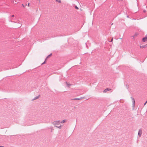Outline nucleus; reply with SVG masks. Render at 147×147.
Masks as SVG:
<instances>
[{"label": "nucleus", "instance_id": "nucleus-1", "mask_svg": "<svg viewBox=\"0 0 147 147\" xmlns=\"http://www.w3.org/2000/svg\"><path fill=\"white\" fill-rule=\"evenodd\" d=\"M60 123V121H54L53 122V124L55 126V127L61 129V125H60V126H58V125H59Z\"/></svg>", "mask_w": 147, "mask_h": 147}, {"label": "nucleus", "instance_id": "nucleus-2", "mask_svg": "<svg viewBox=\"0 0 147 147\" xmlns=\"http://www.w3.org/2000/svg\"><path fill=\"white\" fill-rule=\"evenodd\" d=\"M142 134V130L140 129L139 130L138 132V135L139 137H140L141 136Z\"/></svg>", "mask_w": 147, "mask_h": 147}, {"label": "nucleus", "instance_id": "nucleus-3", "mask_svg": "<svg viewBox=\"0 0 147 147\" xmlns=\"http://www.w3.org/2000/svg\"><path fill=\"white\" fill-rule=\"evenodd\" d=\"M131 98L132 100V103H133L132 105H133V107H134L135 106V100L133 98L131 97Z\"/></svg>", "mask_w": 147, "mask_h": 147}, {"label": "nucleus", "instance_id": "nucleus-4", "mask_svg": "<svg viewBox=\"0 0 147 147\" xmlns=\"http://www.w3.org/2000/svg\"><path fill=\"white\" fill-rule=\"evenodd\" d=\"M147 40V37H146L143 38L142 41L144 42Z\"/></svg>", "mask_w": 147, "mask_h": 147}, {"label": "nucleus", "instance_id": "nucleus-5", "mask_svg": "<svg viewBox=\"0 0 147 147\" xmlns=\"http://www.w3.org/2000/svg\"><path fill=\"white\" fill-rule=\"evenodd\" d=\"M111 90V89H109V88H106L105 90L103 91L104 92H106L107 91Z\"/></svg>", "mask_w": 147, "mask_h": 147}, {"label": "nucleus", "instance_id": "nucleus-6", "mask_svg": "<svg viewBox=\"0 0 147 147\" xmlns=\"http://www.w3.org/2000/svg\"><path fill=\"white\" fill-rule=\"evenodd\" d=\"M66 122V120L65 119V120H63V121H61V122H60V123H65Z\"/></svg>", "mask_w": 147, "mask_h": 147}, {"label": "nucleus", "instance_id": "nucleus-7", "mask_svg": "<svg viewBox=\"0 0 147 147\" xmlns=\"http://www.w3.org/2000/svg\"><path fill=\"white\" fill-rule=\"evenodd\" d=\"M39 96H38L35 97L33 99V100H34L38 98Z\"/></svg>", "mask_w": 147, "mask_h": 147}, {"label": "nucleus", "instance_id": "nucleus-8", "mask_svg": "<svg viewBox=\"0 0 147 147\" xmlns=\"http://www.w3.org/2000/svg\"><path fill=\"white\" fill-rule=\"evenodd\" d=\"M138 33H137V32L134 35V36H132V37H133V38H134V36H137L138 35Z\"/></svg>", "mask_w": 147, "mask_h": 147}, {"label": "nucleus", "instance_id": "nucleus-9", "mask_svg": "<svg viewBox=\"0 0 147 147\" xmlns=\"http://www.w3.org/2000/svg\"><path fill=\"white\" fill-rule=\"evenodd\" d=\"M72 100H79V98H74L72 99Z\"/></svg>", "mask_w": 147, "mask_h": 147}, {"label": "nucleus", "instance_id": "nucleus-10", "mask_svg": "<svg viewBox=\"0 0 147 147\" xmlns=\"http://www.w3.org/2000/svg\"><path fill=\"white\" fill-rule=\"evenodd\" d=\"M146 45H144L143 46H140V48H144L146 47Z\"/></svg>", "mask_w": 147, "mask_h": 147}, {"label": "nucleus", "instance_id": "nucleus-11", "mask_svg": "<svg viewBox=\"0 0 147 147\" xmlns=\"http://www.w3.org/2000/svg\"><path fill=\"white\" fill-rule=\"evenodd\" d=\"M66 83L67 84V86L69 87L71 85L70 84H68L67 82H66Z\"/></svg>", "mask_w": 147, "mask_h": 147}, {"label": "nucleus", "instance_id": "nucleus-12", "mask_svg": "<svg viewBox=\"0 0 147 147\" xmlns=\"http://www.w3.org/2000/svg\"><path fill=\"white\" fill-rule=\"evenodd\" d=\"M57 2H59V3H61V0H55Z\"/></svg>", "mask_w": 147, "mask_h": 147}, {"label": "nucleus", "instance_id": "nucleus-13", "mask_svg": "<svg viewBox=\"0 0 147 147\" xmlns=\"http://www.w3.org/2000/svg\"><path fill=\"white\" fill-rule=\"evenodd\" d=\"M52 55V54H50L49 55H48L47 57V58H48L49 57L51 56Z\"/></svg>", "mask_w": 147, "mask_h": 147}, {"label": "nucleus", "instance_id": "nucleus-14", "mask_svg": "<svg viewBox=\"0 0 147 147\" xmlns=\"http://www.w3.org/2000/svg\"><path fill=\"white\" fill-rule=\"evenodd\" d=\"M84 98V97H81L80 98H79V100L83 99Z\"/></svg>", "mask_w": 147, "mask_h": 147}, {"label": "nucleus", "instance_id": "nucleus-15", "mask_svg": "<svg viewBox=\"0 0 147 147\" xmlns=\"http://www.w3.org/2000/svg\"><path fill=\"white\" fill-rule=\"evenodd\" d=\"M75 8H76V9H79V8H78V7L77 6H75Z\"/></svg>", "mask_w": 147, "mask_h": 147}, {"label": "nucleus", "instance_id": "nucleus-16", "mask_svg": "<svg viewBox=\"0 0 147 147\" xmlns=\"http://www.w3.org/2000/svg\"><path fill=\"white\" fill-rule=\"evenodd\" d=\"M113 38L112 39H111V40H110V41H109V42H112L113 41Z\"/></svg>", "mask_w": 147, "mask_h": 147}, {"label": "nucleus", "instance_id": "nucleus-17", "mask_svg": "<svg viewBox=\"0 0 147 147\" xmlns=\"http://www.w3.org/2000/svg\"><path fill=\"white\" fill-rule=\"evenodd\" d=\"M45 61H44V62L43 63H42V64H44V63H45Z\"/></svg>", "mask_w": 147, "mask_h": 147}, {"label": "nucleus", "instance_id": "nucleus-18", "mask_svg": "<svg viewBox=\"0 0 147 147\" xmlns=\"http://www.w3.org/2000/svg\"><path fill=\"white\" fill-rule=\"evenodd\" d=\"M14 15H12V16H11V17H14Z\"/></svg>", "mask_w": 147, "mask_h": 147}, {"label": "nucleus", "instance_id": "nucleus-19", "mask_svg": "<svg viewBox=\"0 0 147 147\" xmlns=\"http://www.w3.org/2000/svg\"><path fill=\"white\" fill-rule=\"evenodd\" d=\"M29 4H29V3H28V6H29Z\"/></svg>", "mask_w": 147, "mask_h": 147}, {"label": "nucleus", "instance_id": "nucleus-20", "mask_svg": "<svg viewBox=\"0 0 147 147\" xmlns=\"http://www.w3.org/2000/svg\"><path fill=\"white\" fill-rule=\"evenodd\" d=\"M144 12H146V10H144Z\"/></svg>", "mask_w": 147, "mask_h": 147}, {"label": "nucleus", "instance_id": "nucleus-21", "mask_svg": "<svg viewBox=\"0 0 147 147\" xmlns=\"http://www.w3.org/2000/svg\"><path fill=\"white\" fill-rule=\"evenodd\" d=\"M0 147H4L3 146H0Z\"/></svg>", "mask_w": 147, "mask_h": 147}, {"label": "nucleus", "instance_id": "nucleus-22", "mask_svg": "<svg viewBox=\"0 0 147 147\" xmlns=\"http://www.w3.org/2000/svg\"><path fill=\"white\" fill-rule=\"evenodd\" d=\"M16 0H15V1L16 2Z\"/></svg>", "mask_w": 147, "mask_h": 147}, {"label": "nucleus", "instance_id": "nucleus-23", "mask_svg": "<svg viewBox=\"0 0 147 147\" xmlns=\"http://www.w3.org/2000/svg\"><path fill=\"white\" fill-rule=\"evenodd\" d=\"M16 0H15V1L16 2Z\"/></svg>", "mask_w": 147, "mask_h": 147}, {"label": "nucleus", "instance_id": "nucleus-24", "mask_svg": "<svg viewBox=\"0 0 147 147\" xmlns=\"http://www.w3.org/2000/svg\"><path fill=\"white\" fill-rule=\"evenodd\" d=\"M127 17H128V16H127Z\"/></svg>", "mask_w": 147, "mask_h": 147}, {"label": "nucleus", "instance_id": "nucleus-25", "mask_svg": "<svg viewBox=\"0 0 147 147\" xmlns=\"http://www.w3.org/2000/svg\"><path fill=\"white\" fill-rule=\"evenodd\" d=\"M39 1H40V0H39Z\"/></svg>", "mask_w": 147, "mask_h": 147}]
</instances>
